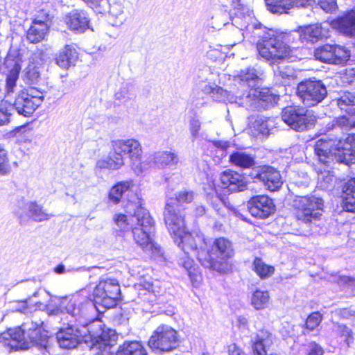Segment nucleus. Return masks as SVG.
<instances>
[{"mask_svg": "<svg viewBox=\"0 0 355 355\" xmlns=\"http://www.w3.org/2000/svg\"><path fill=\"white\" fill-rule=\"evenodd\" d=\"M255 21L250 16L243 19L239 17L232 19V24L237 27V32L241 35L239 42L243 40L245 33L252 34L254 40L257 39V49L259 55L270 64H279L291 52L286 44L287 35L263 26Z\"/></svg>", "mask_w": 355, "mask_h": 355, "instance_id": "obj_1", "label": "nucleus"}, {"mask_svg": "<svg viewBox=\"0 0 355 355\" xmlns=\"http://www.w3.org/2000/svg\"><path fill=\"white\" fill-rule=\"evenodd\" d=\"M42 313L40 311H35L31 320L23 323L21 327L9 329L2 333L0 343L15 350L28 349L32 347L39 349H46L49 336L41 328L43 321L40 315Z\"/></svg>", "mask_w": 355, "mask_h": 355, "instance_id": "obj_2", "label": "nucleus"}, {"mask_svg": "<svg viewBox=\"0 0 355 355\" xmlns=\"http://www.w3.org/2000/svg\"><path fill=\"white\" fill-rule=\"evenodd\" d=\"M334 141L322 138L314 146L315 153L318 161L327 166L335 162L349 165L353 163L355 156V135H348L343 141L339 140L336 148H334Z\"/></svg>", "mask_w": 355, "mask_h": 355, "instance_id": "obj_3", "label": "nucleus"}, {"mask_svg": "<svg viewBox=\"0 0 355 355\" xmlns=\"http://www.w3.org/2000/svg\"><path fill=\"white\" fill-rule=\"evenodd\" d=\"M135 218L136 223L132 227V231L135 242L144 251L151 254L155 259L164 260L160 247L153 241L155 227L154 221L149 212L143 207H137L132 220H133Z\"/></svg>", "mask_w": 355, "mask_h": 355, "instance_id": "obj_4", "label": "nucleus"}, {"mask_svg": "<svg viewBox=\"0 0 355 355\" xmlns=\"http://www.w3.org/2000/svg\"><path fill=\"white\" fill-rule=\"evenodd\" d=\"M193 199V193L190 191H182L175 198L168 200L164 211L165 224L169 232L178 235L184 231V216L180 203H189Z\"/></svg>", "mask_w": 355, "mask_h": 355, "instance_id": "obj_5", "label": "nucleus"}, {"mask_svg": "<svg viewBox=\"0 0 355 355\" xmlns=\"http://www.w3.org/2000/svg\"><path fill=\"white\" fill-rule=\"evenodd\" d=\"M279 96L273 94L268 88L261 89H250L247 94L242 96L238 94L234 101L230 100L231 103H235L248 110L261 111L267 110L275 105L279 101Z\"/></svg>", "mask_w": 355, "mask_h": 355, "instance_id": "obj_6", "label": "nucleus"}, {"mask_svg": "<svg viewBox=\"0 0 355 355\" xmlns=\"http://www.w3.org/2000/svg\"><path fill=\"white\" fill-rule=\"evenodd\" d=\"M294 207L297 220L309 224L320 219L323 211V200L315 196L296 195Z\"/></svg>", "mask_w": 355, "mask_h": 355, "instance_id": "obj_7", "label": "nucleus"}, {"mask_svg": "<svg viewBox=\"0 0 355 355\" xmlns=\"http://www.w3.org/2000/svg\"><path fill=\"white\" fill-rule=\"evenodd\" d=\"M93 296V304L98 311H101L99 307L105 309L114 307L121 297L119 282L115 279L101 281L95 287Z\"/></svg>", "mask_w": 355, "mask_h": 355, "instance_id": "obj_8", "label": "nucleus"}, {"mask_svg": "<svg viewBox=\"0 0 355 355\" xmlns=\"http://www.w3.org/2000/svg\"><path fill=\"white\" fill-rule=\"evenodd\" d=\"M282 121L291 129L303 132L315 125V116L311 111L300 106H287L282 111Z\"/></svg>", "mask_w": 355, "mask_h": 355, "instance_id": "obj_9", "label": "nucleus"}, {"mask_svg": "<svg viewBox=\"0 0 355 355\" xmlns=\"http://www.w3.org/2000/svg\"><path fill=\"white\" fill-rule=\"evenodd\" d=\"M297 94L307 107H312L322 102L327 95V90L322 80L306 79L297 85Z\"/></svg>", "mask_w": 355, "mask_h": 355, "instance_id": "obj_10", "label": "nucleus"}, {"mask_svg": "<svg viewBox=\"0 0 355 355\" xmlns=\"http://www.w3.org/2000/svg\"><path fill=\"white\" fill-rule=\"evenodd\" d=\"M179 343L178 332L166 324L158 326L148 340V346L152 350L168 352L177 348Z\"/></svg>", "mask_w": 355, "mask_h": 355, "instance_id": "obj_11", "label": "nucleus"}, {"mask_svg": "<svg viewBox=\"0 0 355 355\" xmlns=\"http://www.w3.org/2000/svg\"><path fill=\"white\" fill-rule=\"evenodd\" d=\"M14 213L21 225H26L32 220L42 222L49 220L52 214H48L42 206L33 201H21L18 202Z\"/></svg>", "mask_w": 355, "mask_h": 355, "instance_id": "obj_12", "label": "nucleus"}, {"mask_svg": "<svg viewBox=\"0 0 355 355\" xmlns=\"http://www.w3.org/2000/svg\"><path fill=\"white\" fill-rule=\"evenodd\" d=\"M88 331L91 338V349L101 350L102 349H111L116 344L117 335L116 331L111 329H103L101 324L93 322L88 327Z\"/></svg>", "mask_w": 355, "mask_h": 355, "instance_id": "obj_13", "label": "nucleus"}, {"mask_svg": "<svg viewBox=\"0 0 355 355\" xmlns=\"http://www.w3.org/2000/svg\"><path fill=\"white\" fill-rule=\"evenodd\" d=\"M113 150L117 153H122L128 155L131 162V166L137 174L141 173L144 167L140 163L142 155L141 146L137 140L133 139L117 140L112 144Z\"/></svg>", "mask_w": 355, "mask_h": 355, "instance_id": "obj_14", "label": "nucleus"}, {"mask_svg": "<svg viewBox=\"0 0 355 355\" xmlns=\"http://www.w3.org/2000/svg\"><path fill=\"white\" fill-rule=\"evenodd\" d=\"M250 176L254 182H261L270 191H277L283 184L279 171L268 165L253 168Z\"/></svg>", "mask_w": 355, "mask_h": 355, "instance_id": "obj_15", "label": "nucleus"}, {"mask_svg": "<svg viewBox=\"0 0 355 355\" xmlns=\"http://www.w3.org/2000/svg\"><path fill=\"white\" fill-rule=\"evenodd\" d=\"M314 56L322 62L340 64L348 60L350 53L340 45L326 44L315 49Z\"/></svg>", "mask_w": 355, "mask_h": 355, "instance_id": "obj_16", "label": "nucleus"}, {"mask_svg": "<svg viewBox=\"0 0 355 355\" xmlns=\"http://www.w3.org/2000/svg\"><path fill=\"white\" fill-rule=\"evenodd\" d=\"M249 212L254 217L266 218L275 211V206L268 196L259 195L252 197L247 205Z\"/></svg>", "mask_w": 355, "mask_h": 355, "instance_id": "obj_17", "label": "nucleus"}, {"mask_svg": "<svg viewBox=\"0 0 355 355\" xmlns=\"http://www.w3.org/2000/svg\"><path fill=\"white\" fill-rule=\"evenodd\" d=\"M43 100V96H33L23 90L16 97L12 106L19 114L29 116L42 104Z\"/></svg>", "mask_w": 355, "mask_h": 355, "instance_id": "obj_18", "label": "nucleus"}, {"mask_svg": "<svg viewBox=\"0 0 355 355\" xmlns=\"http://www.w3.org/2000/svg\"><path fill=\"white\" fill-rule=\"evenodd\" d=\"M261 73L257 70L254 67H248L242 69L239 73L234 76V81L236 82L239 87H243L242 94L239 90L235 92V95L239 93V95L244 96L250 89H255L257 83L260 80Z\"/></svg>", "mask_w": 355, "mask_h": 355, "instance_id": "obj_19", "label": "nucleus"}, {"mask_svg": "<svg viewBox=\"0 0 355 355\" xmlns=\"http://www.w3.org/2000/svg\"><path fill=\"white\" fill-rule=\"evenodd\" d=\"M43 63L42 53L37 51L34 53L26 68L23 76L24 81L28 85L37 84L40 80V68Z\"/></svg>", "mask_w": 355, "mask_h": 355, "instance_id": "obj_20", "label": "nucleus"}, {"mask_svg": "<svg viewBox=\"0 0 355 355\" xmlns=\"http://www.w3.org/2000/svg\"><path fill=\"white\" fill-rule=\"evenodd\" d=\"M56 338L60 347L73 349L82 340V334L77 328L69 325L66 329H61L57 333Z\"/></svg>", "mask_w": 355, "mask_h": 355, "instance_id": "obj_21", "label": "nucleus"}, {"mask_svg": "<svg viewBox=\"0 0 355 355\" xmlns=\"http://www.w3.org/2000/svg\"><path fill=\"white\" fill-rule=\"evenodd\" d=\"M220 180L223 187L231 192L241 191L246 187L245 178L233 171H223L220 175Z\"/></svg>", "mask_w": 355, "mask_h": 355, "instance_id": "obj_22", "label": "nucleus"}, {"mask_svg": "<svg viewBox=\"0 0 355 355\" xmlns=\"http://www.w3.org/2000/svg\"><path fill=\"white\" fill-rule=\"evenodd\" d=\"M302 42L313 44L327 37V29L321 24L300 26L297 31Z\"/></svg>", "mask_w": 355, "mask_h": 355, "instance_id": "obj_23", "label": "nucleus"}, {"mask_svg": "<svg viewBox=\"0 0 355 355\" xmlns=\"http://www.w3.org/2000/svg\"><path fill=\"white\" fill-rule=\"evenodd\" d=\"M148 162L158 168L175 166L179 162V157L175 151H159L148 157Z\"/></svg>", "mask_w": 355, "mask_h": 355, "instance_id": "obj_24", "label": "nucleus"}, {"mask_svg": "<svg viewBox=\"0 0 355 355\" xmlns=\"http://www.w3.org/2000/svg\"><path fill=\"white\" fill-rule=\"evenodd\" d=\"M48 15H46L44 19L35 18L26 32V39L31 43H38L44 39L48 31L49 25L46 19Z\"/></svg>", "mask_w": 355, "mask_h": 355, "instance_id": "obj_25", "label": "nucleus"}, {"mask_svg": "<svg viewBox=\"0 0 355 355\" xmlns=\"http://www.w3.org/2000/svg\"><path fill=\"white\" fill-rule=\"evenodd\" d=\"M65 22L71 31H85L89 26V17L83 10H74L65 17Z\"/></svg>", "mask_w": 355, "mask_h": 355, "instance_id": "obj_26", "label": "nucleus"}, {"mask_svg": "<svg viewBox=\"0 0 355 355\" xmlns=\"http://www.w3.org/2000/svg\"><path fill=\"white\" fill-rule=\"evenodd\" d=\"M211 252L220 261H226L234 254L232 242L224 237L215 239L211 247Z\"/></svg>", "mask_w": 355, "mask_h": 355, "instance_id": "obj_27", "label": "nucleus"}, {"mask_svg": "<svg viewBox=\"0 0 355 355\" xmlns=\"http://www.w3.org/2000/svg\"><path fill=\"white\" fill-rule=\"evenodd\" d=\"M334 26L343 35L355 36V10H351L334 21Z\"/></svg>", "mask_w": 355, "mask_h": 355, "instance_id": "obj_28", "label": "nucleus"}, {"mask_svg": "<svg viewBox=\"0 0 355 355\" xmlns=\"http://www.w3.org/2000/svg\"><path fill=\"white\" fill-rule=\"evenodd\" d=\"M169 233L173 237L174 242L177 243L179 247H181L184 252H187V249L192 250H196L198 243L203 240V239L200 236L196 235V237H193L191 234L187 232L184 223L182 234L178 235L175 233Z\"/></svg>", "mask_w": 355, "mask_h": 355, "instance_id": "obj_29", "label": "nucleus"}, {"mask_svg": "<svg viewBox=\"0 0 355 355\" xmlns=\"http://www.w3.org/2000/svg\"><path fill=\"white\" fill-rule=\"evenodd\" d=\"M22 57L19 50L10 49L4 60L9 75H19L21 69Z\"/></svg>", "mask_w": 355, "mask_h": 355, "instance_id": "obj_30", "label": "nucleus"}, {"mask_svg": "<svg viewBox=\"0 0 355 355\" xmlns=\"http://www.w3.org/2000/svg\"><path fill=\"white\" fill-rule=\"evenodd\" d=\"M342 206L345 211L355 212V178L349 180L343 188Z\"/></svg>", "mask_w": 355, "mask_h": 355, "instance_id": "obj_31", "label": "nucleus"}, {"mask_svg": "<svg viewBox=\"0 0 355 355\" xmlns=\"http://www.w3.org/2000/svg\"><path fill=\"white\" fill-rule=\"evenodd\" d=\"M78 58L76 49L71 45H66L56 58V63L63 69H67L73 65Z\"/></svg>", "mask_w": 355, "mask_h": 355, "instance_id": "obj_32", "label": "nucleus"}, {"mask_svg": "<svg viewBox=\"0 0 355 355\" xmlns=\"http://www.w3.org/2000/svg\"><path fill=\"white\" fill-rule=\"evenodd\" d=\"M134 183L132 180L121 181L114 185L108 194V198L113 204H118L123 195L130 190L133 187Z\"/></svg>", "mask_w": 355, "mask_h": 355, "instance_id": "obj_33", "label": "nucleus"}, {"mask_svg": "<svg viewBox=\"0 0 355 355\" xmlns=\"http://www.w3.org/2000/svg\"><path fill=\"white\" fill-rule=\"evenodd\" d=\"M229 160L234 166L242 168H249L255 164L254 157L242 151H237L231 154Z\"/></svg>", "mask_w": 355, "mask_h": 355, "instance_id": "obj_34", "label": "nucleus"}, {"mask_svg": "<svg viewBox=\"0 0 355 355\" xmlns=\"http://www.w3.org/2000/svg\"><path fill=\"white\" fill-rule=\"evenodd\" d=\"M116 355H148L146 349L137 341L125 342L117 351Z\"/></svg>", "mask_w": 355, "mask_h": 355, "instance_id": "obj_35", "label": "nucleus"}, {"mask_svg": "<svg viewBox=\"0 0 355 355\" xmlns=\"http://www.w3.org/2000/svg\"><path fill=\"white\" fill-rule=\"evenodd\" d=\"M269 300L268 291L257 289L251 295L250 304L256 310H263L267 307Z\"/></svg>", "mask_w": 355, "mask_h": 355, "instance_id": "obj_36", "label": "nucleus"}, {"mask_svg": "<svg viewBox=\"0 0 355 355\" xmlns=\"http://www.w3.org/2000/svg\"><path fill=\"white\" fill-rule=\"evenodd\" d=\"M91 304L92 303L90 302H87V303L84 304L79 296H75L67 302L65 309L71 316L77 318L80 317L83 313L85 306Z\"/></svg>", "mask_w": 355, "mask_h": 355, "instance_id": "obj_37", "label": "nucleus"}, {"mask_svg": "<svg viewBox=\"0 0 355 355\" xmlns=\"http://www.w3.org/2000/svg\"><path fill=\"white\" fill-rule=\"evenodd\" d=\"M273 71L275 76L282 84H286L288 80L293 78L295 76L293 69L284 63L273 67Z\"/></svg>", "mask_w": 355, "mask_h": 355, "instance_id": "obj_38", "label": "nucleus"}, {"mask_svg": "<svg viewBox=\"0 0 355 355\" xmlns=\"http://www.w3.org/2000/svg\"><path fill=\"white\" fill-rule=\"evenodd\" d=\"M124 164L123 155L122 153H117L115 150L110 153L107 159L102 162L101 167L116 170Z\"/></svg>", "mask_w": 355, "mask_h": 355, "instance_id": "obj_39", "label": "nucleus"}, {"mask_svg": "<svg viewBox=\"0 0 355 355\" xmlns=\"http://www.w3.org/2000/svg\"><path fill=\"white\" fill-rule=\"evenodd\" d=\"M291 0H265L268 10L272 13L282 14L291 8Z\"/></svg>", "mask_w": 355, "mask_h": 355, "instance_id": "obj_40", "label": "nucleus"}, {"mask_svg": "<svg viewBox=\"0 0 355 355\" xmlns=\"http://www.w3.org/2000/svg\"><path fill=\"white\" fill-rule=\"evenodd\" d=\"M95 12L105 14L110 12L112 15L114 13L110 9V5L108 0H82Z\"/></svg>", "mask_w": 355, "mask_h": 355, "instance_id": "obj_41", "label": "nucleus"}, {"mask_svg": "<svg viewBox=\"0 0 355 355\" xmlns=\"http://www.w3.org/2000/svg\"><path fill=\"white\" fill-rule=\"evenodd\" d=\"M336 180V177L332 172L329 171H324L318 173V184L322 189H329L332 188Z\"/></svg>", "mask_w": 355, "mask_h": 355, "instance_id": "obj_42", "label": "nucleus"}, {"mask_svg": "<svg viewBox=\"0 0 355 355\" xmlns=\"http://www.w3.org/2000/svg\"><path fill=\"white\" fill-rule=\"evenodd\" d=\"M337 125L338 128L349 130L351 128H355V116L354 114H347L333 119V124L331 126Z\"/></svg>", "mask_w": 355, "mask_h": 355, "instance_id": "obj_43", "label": "nucleus"}, {"mask_svg": "<svg viewBox=\"0 0 355 355\" xmlns=\"http://www.w3.org/2000/svg\"><path fill=\"white\" fill-rule=\"evenodd\" d=\"M14 111L12 104L6 101L0 103V126L8 125L10 121L11 116Z\"/></svg>", "mask_w": 355, "mask_h": 355, "instance_id": "obj_44", "label": "nucleus"}, {"mask_svg": "<svg viewBox=\"0 0 355 355\" xmlns=\"http://www.w3.org/2000/svg\"><path fill=\"white\" fill-rule=\"evenodd\" d=\"M310 184V178L306 173H302V175H297L293 178V182H291V189L298 193V190H302L309 187ZM299 195L296 193V195Z\"/></svg>", "mask_w": 355, "mask_h": 355, "instance_id": "obj_45", "label": "nucleus"}, {"mask_svg": "<svg viewBox=\"0 0 355 355\" xmlns=\"http://www.w3.org/2000/svg\"><path fill=\"white\" fill-rule=\"evenodd\" d=\"M135 216V211L133 212V215L129 216V218L123 214H119L116 215L114 217V221L116 225L120 227L121 230L125 231L130 229H132V227L136 223V218H135L133 220L132 218Z\"/></svg>", "mask_w": 355, "mask_h": 355, "instance_id": "obj_46", "label": "nucleus"}, {"mask_svg": "<svg viewBox=\"0 0 355 355\" xmlns=\"http://www.w3.org/2000/svg\"><path fill=\"white\" fill-rule=\"evenodd\" d=\"M254 134H261L266 135L268 134L269 129L268 125V121L261 116H258L250 126Z\"/></svg>", "mask_w": 355, "mask_h": 355, "instance_id": "obj_47", "label": "nucleus"}, {"mask_svg": "<svg viewBox=\"0 0 355 355\" xmlns=\"http://www.w3.org/2000/svg\"><path fill=\"white\" fill-rule=\"evenodd\" d=\"M333 331L340 337L344 338V341L349 346L353 341V333L352 330L345 324L335 323Z\"/></svg>", "mask_w": 355, "mask_h": 355, "instance_id": "obj_48", "label": "nucleus"}, {"mask_svg": "<svg viewBox=\"0 0 355 355\" xmlns=\"http://www.w3.org/2000/svg\"><path fill=\"white\" fill-rule=\"evenodd\" d=\"M202 92L205 94H219L223 98H226L227 101H230V100L234 101L235 96L231 94L227 90L223 89V88L218 87L217 85L211 86L210 85H205L202 89Z\"/></svg>", "mask_w": 355, "mask_h": 355, "instance_id": "obj_49", "label": "nucleus"}, {"mask_svg": "<svg viewBox=\"0 0 355 355\" xmlns=\"http://www.w3.org/2000/svg\"><path fill=\"white\" fill-rule=\"evenodd\" d=\"M355 104V92H345L337 99V105L341 110H347V107Z\"/></svg>", "mask_w": 355, "mask_h": 355, "instance_id": "obj_50", "label": "nucleus"}, {"mask_svg": "<svg viewBox=\"0 0 355 355\" xmlns=\"http://www.w3.org/2000/svg\"><path fill=\"white\" fill-rule=\"evenodd\" d=\"M10 171L8 152L0 146V175H6Z\"/></svg>", "mask_w": 355, "mask_h": 355, "instance_id": "obj_51", "label": "nucleus"}, {"mask_svg": "<svg viewBox=\"0 0 355 355\" xmlns=\"http://www.w3.org/2000/svg\"><path fill=\"white\" fill-rule=\"evenodd\" d=\"M322 315L319 312L312 313L306 319L305 327L310 331L314 330L321 322Z\"/></svg>", "mask_w": 355, "mask_h": 355, "instance_id": "obj_52", "label": "nucleus"}, {"mask_svg": "<svg viewBox=\"0 0 355 355\" xmlns=\"http://www.w3.org/2000/svg\"><path fill=\"white\" fill-rule=\"evenodd\" d=\"M189 276L192 285L194 287H198L202 282V276L198 270L199 268H187Z\"/></svg>", "mask_w": 355, "mask_h": 355, "instance_id": "obj_53", "label": "nucleus"}, {"mask_svg": "<svg viewBox=\"0 0 355 355\" xmlns=\"http://www.w3.org/2000/svg\"><path fill=\"white\" fill-rule=\"evenodd\" d=\"M227 17L226 13L218 14L215 17H211V20L208 22L207 25L214 29L219 30L222 26L226 25L227 23L223 18Z\"/></svg>", "mask_w": 355, "mask_h": 355, "instance_id": "obj_54", "label": "nucleus"}, {"mask_svg": "<svg viewBox=\"0 0 355 355\" xmlns=\"http://www.w3.org/2000/svg\"><path fill=\"white\" fill-rule=\"evenodd\" d=\"M201 128V123L198 116H194L189 120V131L191 137L195 139L198 137Z\"/></svg>", "mask_w": 355, "mask_h": 355, "instance_id": "obj_55", "label": "nucleus"}, {"mask_svg": "<svg viewBox=\"0 0 355 355\" xmlns=\"http://www.w3.org/2000/svg\"><path fill=\"white\" fill-rule=\"evenodd\" d=\"M18 78L19 75H7L6 80V92L7 95H10L15 92Z\"/></svg>", "mask_w": 355, "mask_h": 355, "instance_id": "obj_56", "label": "nucleus"}, {"mask_svg": "<svg viewBox=\"0 0 355 355\" xmlns=\"http://www.w3.org/2000/svg\"><path fill=\"white\" fill-rule=\"evenodd\" d=\"M318 4L327 12L335 10L337 6L336 0H319Z\"/></svg>", "mask_w": 355, "mask_h": 355, "instance_id": "obj_57", "label": "nucleus"}, {"mask_svg": "<svg viewBox=\"0 0 355 355\" xmlns=\"http://www.w3.org/2000/svg\"><path fill=\"white\" fill-rule=\"evenodd\" d=\"M253 270L261 279H266L274 273L275 268H253Z\"/></svg>", "mask_w": 355, "mask_h": 355, "instance_id": "obj_58", "label": "nucleus"}, {"mask_svg": "<svg viewBox=\"0 0 355 355\" xmlns=\"http://www.w3.org/2000/svg\"><path fill=\"white\" fill-rule=\"evenodd\" d=\"M324 350L318 343L313 342L308 345L307 355H323Z\"/></svg>", "mask_w": 355, "mask_h": 355, "instance_id": "obj_59", "label": "nucleus"}, {"mask_svg": "<svg viewBox=\"0 0 355 355\" xmlns=\"http://www.w3.org/2000/svg\"><path fill=\"white\" fill-rule=\"evenodd\" d=\"M31 302H32L31 297H29L28 299H27L24 301L20 302L19 304L21 306V309H19V311L21 312L27 313L28 309H29V304H31ZM33 303L35 304V306H36L38 308H40L41 306V305L43 304V303L41 302H33Z\"/></svg>", "mask_w": 355, "mask_h": 355, "instance_id": "obj_60", "label": "nucleus"}, {"mask_svg": "<svg viewBox=\"0 0 355 355\" xmlns=\"http://www.w3.org/2000/svg\"><path fill=\"white\" fill-rule=\"evenodd\" d=\"M229 355H245V354L236 344L233 343L228 346Z\"/></svg>", "mask_w": 355, "mask_h": 355, "instance_id": "obj_61", "label": "nucleus"}, {"mask_svg": "<svg viewBox=\"0 0 355 355\" xmlns=\"http://www.w3.org/2000/svg\"><path fill=\"white\" fill-rule=\"evenodd\" d=\"M291 8L293 7H305L310 5L313 0H291Z\"/></svg>", "mask_w": 355, "mask_h": 355, "instance_id": "obj_62", "label": "nucleus"}, {"mask_svg": "<svg viewBox=\"0 0 355 355\" xmlns=\"http://www.w3.org/2000/svg\"><path fill=\"white\" fill-rule=\"evenodd\" d=\"M340 315L344 318H348L355 315V311L350 309H343L340 311Z\"/></svg>", "mask_w": 355, "mask_h": 355, "instance_id": "obj_63", "label": "nucleus"}, {"mask_svg": "<svg viewBox=\"0 0 355 355\" xmlns=\"http://www.w3.org/2000/svg\"><path fill=\"white\" fill-rule=\"evenodd\" d=\"M205 213V208L203 206H198L196 209V216H202Z\"/></svg>", "mask_w": 355, "mask_h": 355, "instance_id": "obj_64", "label": "nucleus"}]
</instances>
